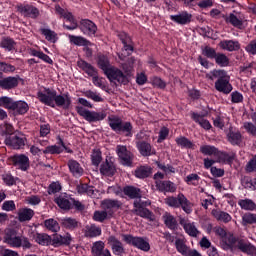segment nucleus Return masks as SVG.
Returning <instances> with one entry per match:
<instances>
[{"instance_id": "obj_26", "label": "nucleus", "mask_w": 256, "mask_h": 256, "mask_svg": "<svg viewBox=\"0 0 256 256\" xmlns=\"http://www.w3.org/2000/svg\"><path fill=\"white\" fill-rule=\"evenodd\" d=\"M156 189L160 193H175L177 186L171 180L155 181Z\"/></svg>"}, {"instance_id": "obj_48", "label": "nucleus", "mask_w": 256, "mask_h": 256, "mask_svg": "<svg viewBox=\"0 0 256 256\" xmlns=\"http://www.w3.org/2000/svg\"><path fill=\"white\" fill-rule=\"evenodd\" d=\"M226 23H229L232 25V27H236L237 29H241L243 27V19L241 17H238L234 13H230L228 17L225 19Z\"/></svg>"}, {"instance_id": "obj_24", "label": "nucleus", "mask_w": 256, "mask_h": 256, "mask_svg": "<svg viewBox=\"0 0 256 256\" xmlns=\"http://www.w3.org/2000/svg\"><path fill=\"white\" fill-rule=\"evenodd\" d=\"M121 205H123L121 201L113 199H104L101 202L102 209L108 213L109 217H113V214L115 213L113 209H121Z\"/></svg>"}, {"instance_id": "obj_13", "label": "nucleus", "mask_w": 256, "mask_h": 256, "mask_svg": "<svg viewBox=\"0 0 256 256\" xmlns=\"http://www.w3.org/2000/svg\"><path fill=\"white\" fill-rule=\"evenodd\" d=\"M219 52H217V50H215V48L211 47V46H205L202 49V55L206 58H204L203 56H198V63H200V65L202 67H204V69H209V60H215V57H217V54Z\"/></svg>"}, {"instance_id": "obj_41", "label": "nucleus", "mask_w": 256, "mask_h": 256, "mask_svg": "<svg viewBox=\"0 0 256 256\" xmlns=\"http://www.w3.org/2000/svg\"><path fill=\"white\" fill-rule=\"evenodd\" d=\"M29 55H31V57H38V59H41L42 61H44V63H48V65H53V59H51L49 55L45 54L41 50L30 48Z\"/></svg>"}, {"instance_id": "obj_8", "label": "nucleus", "mask_w": 256, "mask_h": 256, "mask_svg": "<svg viewBox=\"0 0 256 256\" xmlns=\"http://www.w3.org/2000/svg\"><path fill=\"white\" fill-rule=\"evenodd\" d=\"M166 205L168 207H173L174 209L181 208L184 213H187V215H190V213H193V205L191 204V201L185 197L184 193H179L177 197L169 196L165 199Z\"/></svg>"}, {"instance_id": "obj_59", "label": "nucleus", "mask_w": 256, "mask_h": 256, "mask_svg": "<svg viewBox=\"0 0 256 256\" xmlns=\"http://www.w3.org/2000/svg\"><path fill=\"white\" fill-rule=\"evenodd\" d=\"M200 180L201 177L199 175L192 173L186 176L185 183H187V185H193L194 187H197Z\"/></svg>"}, {"instance_id": "obj_23", "label": "nucleus", "mask_w": 256, "mask_h": 256, "mask_svg": "<svg viewBox=\"0 0 256 256\" xmlns=\"http://www.w3.org/2000/svg\"><path fill=\"white\" fill-rule=\"evenodd\" d=\"M193 19V15L187 11L179 12L176 15H170V21L177 25H189Z\"/></svg>"}, {"instance_id": "obj_40", "label": "nucleus", "mask_w": 256, "mask_h": 256, "mask_svg": "<svg viewBox=\"0 0 256 256\" xmlns=\"http://www.w3.org/2000/svg\"><path fill=\"white\" fill-rule=\"evenodd\" d=\"M153 173V168L151 166H140L136 168L134 175L137 179H147V177H151Z\"/></svg>"}, {"instance_id": "obj_36", "label": "nucleus", "mask_w": 256, "mask_h": 256, "mask_svg": "<svg viewBox=\"0 0 256 256\" xmlns=\"http://www.w3.org/2000/svg\"><path fill=\"white\" fill-rule=\"evenodd\" d=\"M123 193L126 197L130 199H141V188H137L135 186L127 185L123 188Z\"/></svg>"}, {"instance_id": "obj_7", "label": "nucleus", "mask_w": 256, "mask_h": 256, "mask_svg": "<svg viewBox=\"0 0 256 256\" xmlns=\"http://www.w3.org/2000/svg\"><path fill=\"white\" fill-rule=\"evenodd\" d=\"M77 66L79 69L84 71V73H87L89 77H92V83L95 85V87H99L102 89V91H105L107 89V85L103 83L104 78H99V72L97 68H95L93 65H91L89 62L80 59L77 61Z\"/></svg>"}, {"instance_id": "obj_29", "label": "nucleus", "mask_w": 256, "mask_h": 256, "mask_svg": "<svg viewBox=\"0 0 256 256\" xmlns=\"http://www.w3.org/2000/svg\"><path fill=\"white\" fill-rule=\"evenodd\" d=\"M100 173L101 175H104L105 177H113V175H115V173H117V169L115 168V164L109 160H105V162H103L100 165Z\"/></svg>"}, {"instance_id": "obj_2", "label": "nucleus", "mask_w": 256, "mask_h": 256, "mask_svg": "<svg viewBox=\"0 0 256 256\" xmlns=\"http://www.w3.org/2000/svg\"><path fill=\"white\" fill-rule=\"evenodd\" d=\"M96 63L98 68L103 71L104 75L113 83V81H117L120 85H129V77L123 73L119 68L111 65V61L109 60V56L105 54H98L96 58Z\"/></svg>"}, {"instance_id": "obj_18", "label": "nucleus", "mask_w": 256, "mask_h": 256, "mask_svg": "<svg viewBox=\"0 0 256 256\" xmlns=\"http://www.w3.org/2000/svg\"><path fill=\"white\" fill-rule=\"evenodd\" d=\"M25 141L27 139L23 135H10L6 136L4 143L7 147H13L14 149H23L25 147Z\"/></svg>"}, {"instance_id": "obj_47", "label": "nucleus", "mask_w": 256, "mask_h": 256, "mask_svg": "<svg viewBox=\"0 0 256 256\" xmlns=\"http://www.w3.org/2000/svg\"><path fill=\"white\" fill-rule=\"evenodd\" d=\"M40 33L41 35H44L46 41H49V43H55L56 41H59V37L57 36L56 32L49 28L40 29Z\"/></svg>"}, {"instance_id": "obj_50", "label": "nucleus", "mask_w": 256, "mask_h": 256, "mask_svg": "<svg viewBox=\"0 0 256 256\" xmlns=\"http://www.w3.org/2000/svg\"><path fill=\"white\" fill-rule=\"evenodd\" d=\"M175 248L176 251L182 254L183 256H186L190 249L189 246H187V244L185 243V239L183 238H177L175 240Z\"/></svg>"}, {"instance_id": "obj_5", "label": "nucleus", "mask_w": 256, "mask_h": 256, "mask_svg": "<svg viewBox=\"0 0 256 256\" xmlns=\"http://www.w3.org/2000/svg\"><path fill=\"white\" fill-rule=\"evenodd\" d=\"M108 125L116 135H123V137H133V124L129 121H124L119 116H109Z\"/></svg>"}, {"instance_id": "obj_21", "label": "nucleus", "mask_w": 256, "mask_h": 256, "mask_svg": "<svg viewBox=\"0 0 256 256\" xmlns=\"http://www.w3.org/2000/svg\"><path fill=\"white\" fill-rule=\"evenodd\" d=\"M4 243L10 247H21V237L17 236V231L14 229H9L5 232Z\"/></svg>"}, {"instance_id": "obj_27", "label": "nucleus", "mask_w": 256, "mask_h": 256, "mask_svg": "<svg viewBox=\"0 0 256 256\" xmlns=\"http://www.w3.org/2000/svg\"><path fill=\"white\" fill-rule=\"evenodd\" d=\"M236 243H237V248L242 253H247V255H255L256 254V247H255V245L251 244V242H249V240L238 238V241H236Z\"/></svg>"}, {"instance_id": "obj_12", "label": "nucleus", "mask_w": 256, "mask_h": 256, "mask_svg": "<svg viewBox=\"0 0 256 256\" xmlns=\"http://www.w3.org/2000/svg\"><path fill=\"white\" fill-rule=\"evenodd\" d=\"M9 161L13 167L20 171L26 172L31 169V161L29 160V156L25 154H14L9 158Z\"/></svg>"}, {"instance_id": "obj_61", "label": "nucleus", "mask_w": 256, "mask_h": 256, "mask_svg": "<svg viewBox=\"0 0 256 256\" xmlns=\"http://www.w3.org/2000/svg\"><path fill=\"white\" fill-rule=\"evenodd\" d=\"M156 165L158 167V169H160L161 171H163V173H166V175L168 173H175V167H173L172 165L168 164L165 165V163H161L160 161H156Z\"/></svg>"}, {"instance_id": "obj_31", "label": "nucleus", "mask_w": 256, "mask_h": 256, "mask_svg": "<svg viewBox=\"0 0 256 256\" xmlns=\"http://www.w3.org/2000/svg\"><path fill=\"white\" fill-rule=\"evenodd\" d=\"M191 119L192 121L196 122L202 129H205V131H209L212 129L211 122L209 120L205 119L203 115L197 113V112H191Z\"/></svg>"}, {"instance_id": "obj_16", "label": "nucleus", "mask_w": 256, "mask_h": 256, "mask_svg": "<svg viewBox=\"0 0 256 256\" xmlns=\"http://www.w3.org/2000/svg\"><path fill=\"white\" fill-rule=\"evenodd\" d=\"M17 10L23 17H29L30 19H37L39 15H41L39 8L35 7L33 4H20Z\"/></svg>"}, {"instance_id": "obj_63", "label": "nucleus", "mask_w": 256, "mask_h": 256, "mask_svg": "<svg viewBox=\"0 0 256 256\" xmlns=\"http://www.w3.org/2000/svg\"><path fill=\"white\" fill-rule=\"evenodd\" d=\"M61 189H62L61 183H59V182H52L48 186V195H55V193H59V191H61Z\"/></svg>"}, {"instance_id": "obj_39", "label": "nucleus", "mask_w": 256, "mask_h": 256, "mask_svg": "<svg viewBox=\"0 0 256 256\" xmlns=\"http://www.w3.org/2000/svg\"><path fill=\"white\" fill-rule=\"evenodd\" d=\"M33 217H35V211L31 208H22L18 212V220L20 221V223L31 221Z\"/></svg>"}, {"instance_id": "obj_37", "label": "nucleus", "mask_w": 256, "mask_h": 256, "mask_svg": "<svg viewBox=\"0 0 256 256\" xmlns=\"http://www.w3.org/2000/svg\"><path fill=\"white\" fill-rule=\"evenodd\" d=\"M211 213L214 219H216V221H220V223H230L231 219H233L231 214L219 209H213Z\"/></svg>"}, {"instance_id": "obj_4", "label": "nucleus", "mask_w": 256, "mask_h": 256, "mask_svg": "<svg viewBox=\"0 0 256 256\" xmlns=\"http://www.w3.org/2000/svg\"><path fill=\"white\" fill-rule=\"evenodd\" d=\"M71 241H73V238L70 233H67L64 236L58 233H55L52 236L47 233L36 234V243L46 247H49V245L52 247H69Z\"/></svg>"}, {"instance_id": "obj_22", "label": "nucleus", "mask_w": 256, "mask_h": 256, "mask_svg": "<svg viewBox=\"0 0 256 256\" xmlns=\"http://www.w3.org/2000/svg\"><path fill=\"white\" fill-rule=\"evenodd\" d=\"M71 199L73 198H71L67 193H64L56 197L54 199V203H56V205H58V207L63 211H71V209H73V202Z\"/></svg>"}, {"instance_id": "obj_1", "label": "nucleus", "mask_w": 256, "mask_h": 256, "mask_svg": "<svg viewBox=\"0 0 256 256\" xmlns=\"http://www.w3.org/2000/svg\"><path fill=\"white\" fill-rule=\"evenodd\" d=\"M37 99L52 109H55V105L63 109H70L72 103L69 93L57 95V90L47 87H43V90L37 92Z\"/></svg>"}, {"instance_id": "obj_53", "label": "nucleus", "mask_w": 256, "mask_h": 256, "mask_svg": "<svg viewBox=\"0 0 256 256\" xmlns=\"http://www.w3.org/2000/svg\"><path fill=\"white\" fill-rule=\"evenodd\" d=\"M238 205L241 207V209H244V211L256 210V204L251 199L239 200Z\"/></svg>"}, {"instance_id": "obj_58", "label": "nucleus", "mask_w": 256, "mask_h": 256, "mask_svg": "<svg viewBox=\"0 0 256 256\" xmlns=\"http://www.w3.org/2000/svg\"><path fill=\"white\" fill-rule=\"evenodd\" d=\"M256 223V214L245 213L242 216V225L247 227V225H254Z\"/></svg>"}, {"instance_id": "obj_46", "label": "nucleus", "mask_w": 256, "mask_h": 256, "mask_svg": "<svg viewBox=\"0 0 256 256\" xmlns=\"http://www.w3.org/2000/svg\"><path fill=\"white\" fill-rule=\"evenodd\" d=\"M175 142L178 147H181V149H195V144L185 136L176 138Z\"/></svg>"}, {"instance_id": "obj_3", "label": "nucleus", "mask_w": 256, "mask_h": 256, "mask_svg": "<svg viewBox=\"0 0 256 256\" xmlns=\"http://www.w3.org/2000/svg\"><path fill=\"white\" fill-rule=\"evenodd\" d=\"M210 81H215L214 87L219 93L229 95L233 91V85L231 84V77L227 75V71L223 69H213L206 75Z\"/></svg>"}, {"instance_id": "obj_32", "label": "nucleus", "mask_w": 256, "mask_h": 256, "mask_svg": "<svg viewBox=\"0 0 256 256\" xmlns=\"http://www.w3.org/2000/svg\"><path fill=\"white\" fill-rule=\"evenodd\" d=\"M162 219L164 221L165 227L167 229H170V231H177L179 229V223L177 222V218L173 216L171 213L166 212L163 216Z\"/></svg>"}, {"instance_id": "obj_38", "label": "nucleus", "mask_w": 256, "mask_h": 256, "mask_svg": "<svg viewBox=\"0 0 256 256\" xmlns=\"http://www.w3.org/2000/svg\"><path fill=\"white\" fill-rule=\"evenodd\" d=\"M227 138L231 145H241V142L243 141V135H241V132L239 130L235 131L233 128L229 129Z\"/></svg>"}, {"instance_id": "obj_43", "label": "nucleus", "mask_w": 256, "mask_h": 256, "mask_svg": "<svg viewBox=\"0 0 256 256\" xmlns=\"http://www.w3.org/2000/svg\"><path fill=\"white\" fill-rule=\"evenodd\" d=\"M238 239L239 237H236L233 233H227L226 237L222 240L224 249L233 251Z\"/></svg>"}, {"instance_id": "obj_62", "label": "nucleus", "mask_w": 256, "mask_h": 256, "mask_svg": "<svg viewBox=\"0 0 256 256\" xmlns=\"http://www.w3.org/2000/svg\"><path fill=\"white\" fill-rule=\"evenodd\" d=\"M151 81H152L153 87H157V89H165V87H167V83L158 76H154L151 79Z\"/></svg>"}, {"instance_id": "obj_30", "label": "nucleus", "mask_w": 256, "mask_h": 256, "mask_svg": "<svg viewBox=\"0 0 256 256\" xmlns=\"http://www.w3.org/2000/svg\"><path fill=\"white\" fill-rule=\"evenodd\" d=\"M93 256H113L109 249H105V243L103 241H97L92 246Z\"/></svg>"}, {"instance_id": "obj_6", "label": "nucleus", "mask_w": 256, "mask_h": 256, "mask_svg": "<svg viewBox=\"0 0 256 256\" xmlns=\"http://www.w3.org/2000/svg\"><path fill=\"white\" fill-rule=\"evenodd\" d=\"M0 107L15 111L17 115H25L29 111V104H27V102L23 100L14 101L13 98L9 96L0 97Z\"/></svg>"}, {"instance_id": "obj_49", "label": "nucleus", "mask_w": 256, "mask_h": 256, "mask_svg": "<svg viewBox=\"0 0 256 256\" xmlns=\"http://www.w3.org/2000/svg\"><path fill=\"white\" fill-rule=\"evenodd\" d=\"M16 45L17 42H15V40H13L11 37H3L0 42V47L6 51H15Z\"/></svg>"}, {"instance_id": "obj_60", "label": "nucleus", "mask_w": 256, "mask_h": 256, "mask_svg": "<svg viewBox=\"0 0 256 256\" xmlns=\"http://www.w3.org/2000/svg\"><path fill=\"white\" fill-rule=\"evenodd\" d=\"M84 95L87 97V99H92V101H95V103H103L104 101L103 97H101V94L91 90L86 91Z\"/></svg>"}, {"instance_id": "obj_28", "label": "nucleus", "mask_w": 256, "mask_h": 256, "mask_svg": "<svg viewBox=\"0 0 256 256\" xmlns=\"http://www.w3.org/2000/svg\"><path fill=\"white\" fill-rule=\"evenodd\" d=\"M236 243H237V248L242 253H247V255H255L256 254V247H255V245L251 244V242H249V240L238 238V241H236Z\"/></svg>"}, {"instance_id": "obj_20", "label": "nucleus", "mask_w": 256, "mask_h": 256, "mask_svg": "<svg viewBox=\"0 0 256 256\" xmlns=\"http://www.w3.org/2000/svg\"><path fill=\"white\" fill-rule=\"evenodd\" d=\"M67 167L69 169V173L72 177H75V179H79V177H83V175H85V169H83L81 163L75 159H69L67 161Z\"/></svg>"}, {"instance_id": "obj_54", "label": "nucleus", "mask_w": 256, "mask_h": 256, "mask_svg": "<svg viewBox=\"0 0 256 256\" xmlns=\"http://www.w3.org/2000/svg\"><path fill=\"white\" fill-rule=\"evenodd\" d=\"M91 161L94 167H99L103 161V154L100 149H94L91 154Z\"/></svg>"}, {"instance_id": "obj_64", "label": "nucleus", "mask_w": 256, "mask_h": 256, "mask_svg": "<svg viewBox=\"0 0 256 256\" xmlns=\"http://www.w3.org/2000/svg\"><path fill=\"white\" fill-rule=\"evenodd\" d=\"M246 172L253 173L256 171V154L252 157V159L246 164Z\"/></svg>"}, {"instance_id": "obj_15", "label": "nucleus", "mask_w": 256, "mask_h": 256, "mask_svg": "<svg viewBox=\"0 0 256 256\" xmlns=\"http://www.w3.org/2000/svg\"><path fill=\"white\" fill-rule=\"evenodd\" d=\"M19 81H23L19 75L8 76L0 79V89L3 91H11L19 87Z\"/></svg>"}, {"instance_id": "obj_44", "label": "nucleus", "mask_w": 256, "mask_h": 256, "mask_svg": "<svg viewBox=\"0 0 256 256\" xmlns=\"http://www.w3.org/2000/svg\"><path fill=\"white\" fill-rule=\"evenodd\" d=\"M44 227L47 229V231H51V233H59L61 231V226L59 225V222L53 218H49L44 220Z\"/></svg>"}, {"instance_id": "obj_19", "label": "nucleus", "mask_w": 256, "mask_h": 256, "mask_svg": "<svg viewBox=\"0 0 256 256\" xmlns=\"http://www.w3.org/2000/svg\"><path fill=\"white\" fill-rule=\"evenodd\" d=\"M107 244L111 247L112 253L114 255H125V247H123V242L118 240L114 235H111L107 238Z\"/></svg>"}, {"instance_id": "obj_14", "label": "nucleus", "mask_w": 256, "mask_h": 256, "mask_svg": "<svg viewBox=\"0 0 256 256\" xmlns=\"http://www.w3.org/2000/svg\"><path fill=\"white\" fill-rule=\"evenodd\" d=\"M116 153L121 165H124V167H131L133 165V154L127 150V146L118 145L116 147Z\"/></svg>"}, {"instance_id": "obj_11", "label": "nucleus", "mask_w": 256, "mask_h": 256, "mask_svg": "<svg viewBox=\"0 0 256 256\" xmlns=\"http://www.w3.org/2000/svg\"><path fill=\"white\" fill-rule=\"evenodd\" d=\"M122 237L127 245L136 247V249H140V251L147 252L151 250V245L149 244V241H147V238L133 236L132 234H124Z\"/></svg>"}, {"instance_id": "obj_33", "label": "nucleus", "mask_w": 256, "mask_h": 256, "mask_svg": "<svg viewBox=\"0 0 256 256\" xmlns=\"http://www.w3.org/2000/svg\"><path fill=\"white\" fill-rule=\"evenodd\" d=\"M220 49H223L224 51H239L241 49V44H239V41L235 40H222L219 43Z\"/></svg>"}, {"instance_id": "obj_35", "label": "nucleus", "mask_w": 256, "mask_h": 256, "mask_svg": "<svg viewBox=\"0 0 256 256\" xmlns=\"http://www.w3.org/2000/svg\"><path fill=\"white\" fill-rule=\"evenodd\" d=\"M215 157H216V163H226L227 165H231V163L235 161V154L231 155L221 150H217Z\"/></svg>"}, {"instance_id": "obj_57", "label": "nucleus", "mask_w": 256, "mask_h": 256, "mask_svg": "<svg viewBox=\"0 0 256 256\" xmlns=\"http://www.w3.org/2000/svg\"><path fill=\"white\" fill-rule=\"evenodd\" d=\"M106 219H109V213L105 210H96L93 214V221H97L98 223H103Z\"/></svg>"}, {"instance_id": "obj_17", "label": "nucleus", "mask_w": 256, "mask_h": 256, "mask_svg": "<svg viewBox=\"0 0 256 256\" xmlns=\"http://www.w3.org/2000/svg\"><path fill=\"white\" fill-rule=\"evenodd\" d=\"M79 29L86 37H95L97 34V24L89 19H82Z\"/></svg>"}, {"instance_id": "obj_45", "label": "nucleus", "mask_w": 256, "mask_h": 256, "mask_svg": "<svg viewBox=\"0 0 256 256\" xmlns=\"http://www.w3.org/2000/svg\"><path fill=\"white\" fill-rule=\"evenodd\" d=\"M84 235L85 237H90V239H93V237H99V235H101V227L95 224L87 225L85 227Z\"/></svg>"}, {"instance_id": "obj_51", "label": "nucleus", "mask_w": 256, "mask_h": 256, "mask_svg": "<svg viewBox=\"0 0 256 256\" xmlns=\"http://www.w3.org/2000/svg\"><path fill=\"white\" fill-rule=\"evenodd\" d=\"M214 61L218 67H229V63H231L229 57H227V55L223 52H218L214 58Z\"/></svg>"}, {"instance_id": "obj_56", "label": "nucleus", "mask_w": 256, "mask_h": 256, "mask_svg": "<svg viewBox=\"0 0 256 256\" xmlns=\"http://www.w3.org/2000/svg\"><path fill=\"white\" fill-rule=\"evenodd\" d=\"M218 148L213 145H202L200 147V153L202 155H208L211 157L212 155L215 157L217 155Z\"/></svg>"}, {"instance_id": "obj_55", "label": "nucleus", "mask_w": 256, "mask_h": 256, "mask_svg": "<svg viewBox=\"0 0 256 256\" xmlns=\"http://www.w3.org/2000/svg\"><path fill=\"white\" fill-rule=\"evenodd\" d=\"M184 231L189 237H197L201 233L195 226V222H189L188 225L184 226Z\"/></svg>"}, {"instance_id": "obj_34", "label": "nucleus", "mask_w": 256, "mask_h": 256, "mask_svg": "<svg viewBox=\"0 0 256 256\" xmlns=\"http://www.w3.org/2000/svg\"><path fill=\"white\" fill-rule=\"evenodd\" d=\"M68 38L71 45H76L77 47H91V45H93L91 41L83 36H75L70 34Z\"/></svg>"}, {"instance_id": "obj_25", "label": "nucleus", "mask_w": 256, "mask_h": 256, "mask_svg": "<svg viewBox=\"0 0 256 256\" xmlns=\"http://www.w3.org/2000/svg\"><path fill=\"white\" fill-rule=\"evenodd\" d=\"M136 147L142 157H151L157 154V151L149 144V142L138 141L136 142Z\"/></svg>"}, {"instance_id": "obj_52", "label": "nucleus", "mask_w": 256, "mask_h": 256, "mask_svg": "<svg viewBox=\"0 0 256 256\" xmlns=\"http://www.w3.org/2000/svg\"><path fill=\"white\" fill-rule=\"evenodd\" d=\"M43 155H61L63 153V148L57 145L46 146L44 150H42Z\"/></svg>"}, {"instance_id": "obj_42", "label": "nucleus", "mask_w": 256, "mask_h": 256, "mask_svg": "<svg viewBox=\"0 0 256 256\" xmlns=\"http://www.w3.org/2000/svg\"><path fill=\"white\" fill-rule=\"evenodd\" d=\"M60 224L64 229H68V231H75V229L79 227V222L77 219L70 217L62 218L60 220Z\"/></svg>"}, {"instance_id": "obj_10", "label": "nucleus", "mask_w": 256, "mask_h": 256, "mask_svg": "<svg viewBox=\"0 0 256 256\" xmlns=\"http://www.w3.org/2000/svg\"><path fill=\"white\" fill-rule=\"evenodd\" d=\"M76 112L88 123H97L99 121H103L107 117V112L105 111H91L85 109L83 106H76Z\"/></svg>"}, {"instance_id": "obj_9", "label": "nucleus", "mask_w": 256, "mask_h": 256, "mask_svg": "<svg viewBox=\"0 0 256 256\" xmlns=\"http://www.w3.org/2000/svg\"><path fill=\"white\" fill-rule=\"evenodd\" d=\"M139 200H135L133 203L134 210L133 213L138 217H142V219H147L148 221H155V214L151 212L147 207L151 205L149 201H143L141 198Z\"/></svg>"}]
</instances>
